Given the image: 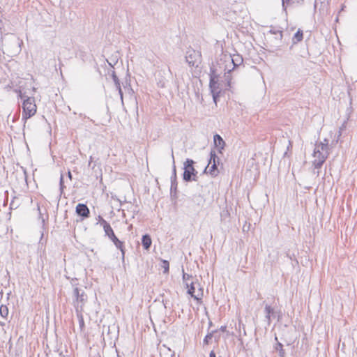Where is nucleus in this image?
Segmentation results:
<instances>
[{"label": "nucleus", "mask_w": 357, "mask_h": 357, "mask_svg": "<svg viewBox=\"0 0 357 357\" xmlns=\"http://www.w3.org/2000/svg\"><path fill=\"white\" fill-rule=\"evenodd\" d=\"M328 155V143L320 142L318 144L314 151L313 165L316 168H320L324 163Z\"/></svg>", "instance_id": "nucleus-1"}, {"label": "nucleus", "mask_w": 357, "mask_h": 357, "mask_svg": "<svg viewBox=\"0 0 357 357\" xmlns=\"http://www.w3.org/2000/svg\"><path fill=\"white\" fill-rule=\"evenodd\" d=\"M98 222L102 227L104 231L109 238L114 243L117 248H119L123 255H124L123 242L121 241L115 235L111 225L101 216H98Z\"/></svg>", "instance_id": "nucleus-2"}, {"label": "nucleus", "mask_w": 357, "mask_h": 357, "mask_svg": "<svg viewBox=\"0 0 357 357\" xmlns=\"http://www.w3.org/2000/svg\"><path fill=\"white\" fill-rule=\"evenodd\" d=\"M22 119L26 122L29 119L33 116L37 112V106L34 98L28 97L22 102Z\"/></svg>", "instance_id": "nucleus-3"}, {"label": "nucleus", "mask_w": 357, "mask_h": 357, "mask_svg": "<svg viewBox=\"0 0 357 357\" xmlns=\"http://www.w3.org/2000/svg\"><path fill=\"white\" fill-rule=\"evenodd\" d=\"M188 288V293L195 300L197 303H202L204 297V289L201 287L200 284L196 282H191L190 284L186 283Z\"/></svg>", "instance_id": "nucleus-4"}, {"label": "nucleus", "mask_w": 357, "mask_h": 357, "mask_svg": "<svg viewBox=\"0 0 357 357\" xmlns=\"http://www.w3.org/2000/svg\"><path fill=\"white\" fill-rule=\"evenodd\" d=\"M193 165L194 161L191 159H187L184 162V172L183 176L185 181L196 180L197 172L195 170Z\"/></svg>", "instance_id": "nucleus-5"}, {"label": "nucleus", "mask_w": 357, "mask_h": 357, "mask_svg": "<svg viewBox=\"0 0 357 357\" xmlns=\"http://www.w3.org/2000/svg\"><path fill=\"white\" fill-rule=\"evenodd\" d=\"M220 164L219 158L217 157L215 152H211V157L207 168L208 169L209 174L213 176H216L219 172L218 169V166Z\"/></svg>", "instance_id": "nucleus-6"}, {"label": "nucleus", "mask_w": 357, "mask_h": 357, "mask_svg": "<svg viewBox=\"0 0 357 357\" xmlns=\"http://www.w3.org/2000/svg\"><path fill=\"white\" fill-rule=\"evenodd\" d=\"M202 54L194 50H188L186 55V61L191 66H198L201 62Z\"/></svg>", "instance_id": "nucleus-7"}, {"label": "nucleus", "mask_w": 357, "mask_h": 357, "mask_svg": "<svg viewBox=\"0 0 357 357\" xmlns=\"http://www.w3.org/2000/svg\"><path fill=\"white\" fill-rule=\"evenodd\" d=\"M215 71L212 70V74L211 75L210 83L209 86L213 93V97L215 102H216V99L219 96V91H218V77L214 74Z\"/></svg>", "instance_id": "nucleus-8"}, {"label": "nucleus", "mask_w": 357, "mask_h": 357, "mask_svg": "<svg viewBox=\"0 0 357 357\" xmlns=\"http://www.w3.org/2000/svg\"><path fill=\"white\" fill-rule=\"evenodd\" d=\"M76 213L84 218H88L90 214L89 208L86 204H78L76 206Z\"/></svg>", "instance_id": "nucleus-9"}, {"label": "nucleus", "mask_w": 357, "mask_h": 357, "mask_svg": "<svg viewBox=\"0 0 357 357\" xmlns=\"http://www.w3.org/2000/svg\"><path fill=\"white\" fill-rule=\"evenodd\" d=\"M142 243L144 248L148 250L150 248L152 243V241L150 236L148 234L144 235L142 238Z\"/></svg>", "instance_id": "nucleus-10"}, {"label": "nucleus", "mask_w": 357, "mask_h": 357, "mask_svg": "<svg viewBox=\"0 0 357 357\" xmlns=\"http://www.w3.org/2000/svg\"><path fill=\"white\" fill-rule=\"evenodd\" d=\"M213 139L215 146L220 150L223 149L225 146V142L222 138L219 135H214Z\"/></svg>", "instance_id": "nucleus-11"}, {"label": "nucleus", "mask_w": 357, "mask_h": 357, "mask_svg": "<svg viewBox=\"0 0 357 357\" xmlns=\"http://www.w3.org/2000/svg\"><path fill=\"white\" fill-rule=\"evenodd\" d=\"M303 31L301 29H298L293 37V42H294V43H297L298 42H301L303 40Z\"/></svg>", "instance_id": "nucleus-12"}, {"label": "nucleus", "mask_w": 357, "mask_h": 357, "mask_svg": "<svg viewBox=\"0 0 357 357\" xmlns=\"http://www.w3.org/2000/svg\"><path fill=\"white\" fill-rule=\"evenodd\" d=\"M0 314L3 318H7L8 316V308L6 305H1L0 306Z\"/></svg>", "instance_id": "nucleus-13"}, {"label": "nucleus", "mask_w": 357, "mask_h": 357, "mask_svg": "<svg viewBox=\"0 0 357 357\" xmlns=\"http://www.w3.org/2000/svg\"><path fill=\"white\" fill-rule=\"evenodd\" d=\"M231 62L234 64V68H234L236 66H238L236 62L241 63V62H242L243 59H242V58L238 54H234L232 56V57L231 58Z\"/></svg>", "instance_id": "nucleus-14"}, {"label": "nucleus", "mask_w": 357, "mask_h": 357, "mask_svg": "<svg viewBox=\"0 0 357 357\" xmlns=\"http://www.w3.org/2000/svg\"><path fill=\"white\" fill-rule=\"evenodd\" d=\"M161 267L164 270L165 273H168L169 271V264L167 260H162L161 261Z\"/></svg>", "instance_id": "nucleus-15"}, {"label": "nucleus", "mask_w": 357, "mask_h": 357, "mask_svg": "<svg viewBox=\"0 0 357 357\" xmlns=\"http://www.w3.org/2000/svg\"><path fill=\"white\" fill-rule=\"evenodd\" d=\"M265 312L266 313V317L268 319H270L271 314L273 313V309L271 306L266 305L265 307Z\"/></svg>", "instance_id": "nucleus-16"}, {"label": "nucleus", "mask_w": 357, "mask_h": 357, "mask_svg": "<svg viewBox=\"0 0 357 357\" xmlns=\"http://www.w3.org/2000/svg\"><path fill=\"white\" fill-rule=\"evenodd\" d=\"M277 349L279 351L280 356L284 357L285 352L283 349V345L281 343L278 344Z\"/></svg>", "instance_id": "nucleus-17"}, {"label": "nucleus", "mask_w": 357, "mask_h": 357, "mask_svg": "<svg viewBox=\"0 0 357 357\" xmlns=\"http://www.w3.org/2000/svg\"><path fill=\"white\" fill-rule=\"evenodd\" d=\"M79 323L80 328L82 330L84 329V319H83V317L82 316L80 317Z\"/></svg>", "instance_id": "nucleus-18"}, {"label": "nucleus", "mask_w": 357, "mask_h": 357, "mask_svg": "<svg viewBox=\"0 0 357 357\" xmlns=\"http://www.w3.org/2000/svg\"><path fill=\"white\" fill-rule=\"evenodd\" d=\"M292 1L293 0H282L283 6L290 4Z\"/></svg>", "instance_id": "nucleus-19"}, {"label": "nucleus", "mask_w": 357, "mask_h": 357, "mask_svg": "<svg viewBox=\"0 0 357 357\" xmlns=\"http://www.w3.org/2000/svg\"><path fill=\"white\" fill-rule=\"evenodd\" d=\"M190 278H191V276L189 275H187V274L183 275V280L185 281L188 280Z\"/></svg>", "instance_id": "nucleus-20"}, {"label": "nucleus", "mask_w": 357, "mask_h": 357, "mask_svg": "<svg viewBox=\"0 0 357 357\" xmlns=\"http://www.w3.org/2000/svg\"><path fill=\"white\" fill-rule=\"evenodd\" d=\"M17 92L18 93L19 97H20V98H22L23 96H22V91H21V90H18V91H17Z\"/></svg>", "instance_id": "nucleus-21"}, {"label": "nucleus", "mask_w": 357, "mask_h": 357, "mask_svg": "<svg viewBox=\"0 0 357 357\" xmlns=\"http://www.w3.org/2000/svg\"><path fill=\"white\" fill-rule=\"evenodd\" d=\"M209 356H210V357H216V356H215V352H214L213 351H211L210 352Z\"/></svg>", "instance_id": "nucleus-22"}, {"label": "nucleus", "mask_w": 357, "mask_h": 357, "mask_svg": "<svg viewBox=\"0 0 357 357\" xmlns=\"http://www.w3.org/2000/svg\"><path fill=\"white\" fill-rule=\"evenodd\" d=\"M68 177L70 178V179H72V174L70 171L68 172Z\"/></svg>", "instance_id": "nucleus-23"}]
</instances>
